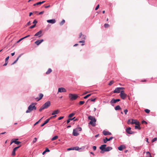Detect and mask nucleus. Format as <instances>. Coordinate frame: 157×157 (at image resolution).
<instances>
[{
  "mask_svg": "<svg viewBox=\"0 0 157 157\" xmlns=\"http://www.w3.org/2000/svg\"><path fill=\"white\" fill-rule=\"evenodd\" d=\"M36 26L35 25H33L31 26L30 27V29H33Z\"/></svg>",
  "mask_w": 157,
  "mask_h": 157,
  "instance_id": "obj_50",
  "label": "nucleus"
},
{
  "mask_svg": "<svg viewBox=\"0 0 157 157\" xmlns=\"http://www.w3.org/2000/svg\"><path fill=\"white\" fill-rule=\"evenodd\" d=\"M7 63H8L7 62H5V63L4 64L3 66H6V65H7Z\"/></svg>",
  "mask_w": 157,
  "mask_h": 157,
  "instance_id": "obj_61",
  "label": "nucleus"
},
{
  "mask_svg": "<svg viewBox=\"0 0 157 157\" xmlns=\"http://www.w3.org/2000/svg\"><path fill=\"white\" fill-rule=\"evenodd\" d=\"M115 110H117L121 109V108L119 105H118L115 107Z\"/></svg>",
  "mask_w": 157,
  "mask_h": 157,
  "instance_id": "obj_25",
  "label": "nucleus"
},
{
  "mask_svg": "<svg viewBox=\"0 0 157 157\" xmlns=\"http://www.w3.org/2000/svg\"><path fill=\"white\" fill-rule=\"evenodd\" d=\"M124 89V88L123 87H117L113 91V93H121V92L122 90H123Z\"/></svg>",
  "mask_w": 157,
  "mask_h": 157,
  "instance_id": "obj_7",
  "label": "nucleus"
},
{
  "mask_svg": "<svg viewBox=\"0 0 157 157\" xmlns=\"http://www.w3.org/2000/svg\"><path fill=\"white\" fill-rule=\"evenodd\" d=\"M140 125H137L135 126V128L136 129H138L139 130H140L141 129V128L140 127Z\"/></svg>",
  "mask_w": 157,
  "mask_h": 157,
  "instance_id": "obj_31",
  "label": "nucleus"
},
{
  "mask_svg": "<svg viewBox=\"0 0 157 157\" xmlns=\"http://www.w3.org/2000/svg\"><path fill=\"white\" fill-rule=\"evenodd\" d=\"M84 101H80L79 102V104L80 105H83L84 103Z\"/></svg>",
  "mask_w": 157,
  "mask_h": 157,
  "instance_id": "obj_40",
  "label": "nucleus"
},
{
  "mask_svg": "<svg viewBox=\"0 0 157 157\" xmlns=\"http://www.w3.org/2000/svg\"><path fill=\"white\" fill-rule=\"evenodd\" d=\"M75 129L77 131H81V130H82V128L81 127L77 128H76Z\"/></svg>",
  "mask_w": 157,
  "mask_h": 157,
  "instance_id": "obj_35",
  "label": "nucleus"
},
{
  "mask_svg": "<svg viewBox=\"0 0 157 157\" xmlns=\"http://www.w3.org/2000/svg\"><path fill=\"white\" fill-rule=\"evenodd\" d=\"M103 133L105 136L107 135H110L111 134V133L108 131H106L105 130H104L103 131Z\"/></svg>",
  "mask_w": 157,
  "mask_h": 157,
  "instance_id": "obj_18",
  "label": "nucleus"
},
{
  "mask_svg": "<svg viewBox=\"0 0 157 157\" xmlns=\"http://www.w3.org/2000/svg\"><path fill=\"white\" fill-rule=\"evenodd\" d=\"M74 148V150H78L79 149V147H75Z\"/></svg>",
  "mask_w": 157,
  "mask_h": 157,
  "instance_id": "obj_45",
  "label": "nucleus"
},
{
  "mask_svg": "<svg viewBox=\"0 0 157 157\" xmlns=\"http://www.w3.org/2000/svg\"><path fill=\"white\" fill-rule=\"evenodd\" d=\"M147 153L149 154V157H152L151 153L149 151H147Z\"/></svg>",
  "mask_w": 157,
  "mask_h": 157,
  "instance_id": "obj_51",
  "label": "nucleus"
},
{
  "mask_svg": "<svg viewBox=\"0 0 157 157\" xmlns=\"http://www.w3.org/2000/svg\"><path fill=\"white\" fill-rule=\"evenodd\" d=\"M157 140V138H154L152 140V142H153L154 141H156Z\"/></svg>",
  "mask_w": 157,
  "mask_h": 157,
  "instance_id": "obj_43",
  "label": "nucleus"
},
{
  "mask_svg": "<svg viewBox=\"0 0 157 157\" xmlns=\"http://www.w3.org/2000/svg\"><path fill=\"white\" fill-rule=\"evenodd\" d=\"M18 140V139H15V140H14V143H15V144H17V145H18L19 144H20V143H21V142L18 141H17V140Z\"/></svg>",
  "mask_w": 157,
  "mask_h": 157,
  "instance_id": "obj_23",
  "label": "nucleus"
},
{
  "mask_svg": "<svg viewBox=\"0 0 157 157\" xmlns=\"http://www.w3.org/2000/svg\"><path fill=\"white\" fill-rule=\"evenodd\" d=\"M86 36L82 35V33H81L79 35V38H81V40H84Z\"/></svg>",
  "mask_w": 157,
  "mask_h": 157,
  "instance_id": "obj_22",
  "label": "nucleus"
},
{
  "mask_svg": "<svg viewBox=\"0 0 157 157\" xmlns=\"http://www.w3.org/2000/svg\"><path fill=\"white\" fill-rule=\"evenodd\" d=\"M96 99V98H94L92 99L91 98L90 99H89L88 100V101L89 100H90L91 101H94Z\"/></svg>",
  "mask_w": 157,
  "mask_h": 157,
  "instance_id": "obj_41",
  "label": "nucleus"
},
{
  "mask_svg": "<svg viewBox=\"0 0 157 157\" xmlns=\"http://www.w3.org/2000/svg\"><path fill=\"white\" fill-rule=\"evenodd\" d=\"M39 123V122H38L37 121V122H36L34 124V125L35 126V125H36V124H38Z\"/></svg>",
  "mask_w": 157,
  "mask_h": 157,
  "instance_id": "obj_64",
  "label": "nucleus"
},
{
  "mask_svg": "<svg viewBox=\"0 0 157 157\" xmlns=\"http://www.w3.org/2000/svg\"><path fill=\"white\" fill-rule=\"evenodd\" d=\"M52 71V70L51 68H49L48 71L46 72V74L48 75Z\"/></svg>",
  "mask_w": 157,
  "mask_h": 157,
  "instance_id": "obj_24",
  "label": "nucleus"
},
{
  "mask_svg": "<svg viewBox=\"0 0 157 157\" xmlns=\"http://www.w3.org/2000/svg\"><path fill=\"white\" fill-rule=\"evenodd\" d=\"M21 56V55H20L18 58H17V59L16 60H15L12 63V65L13 64H15V63H16L18 61V60L19 58Z\"/></svg>",
  "mask_w": 157,
  "mask_h": 157,
  "instance_id": "obj_29",
  "label": "nucleus"
},
{
  "mask_svg": "<svg viewBox=\"0 0 157 157\" xmlns=\"http://www.w3.org/2000/svg\"><path fill=\"white\" fill-rule=\"evenodd\" d=\"M15 54V52H13V53H11V55L12 56H13Z\"/></svg>",
  "mask_w": 157,
  "mask_h": 157,
  "instance_id": "obj_63",
  "label": "nucleus"
},
{
  "mask_svg": "<svg viewBox=\"0 0 157 157\" xmlns=\"http://www.w3.org/2000/svg\"><path fill=\"white\" fill-rule=\"evenodd\" d=\"M113 137H111L109 138L108 139L106 137H105V139H104L103 141L104 143H106L107 141H110L113 139Z\"/></svg>",
  "mask_w": 157,
  "mask_h": 157,
  "instance_id": "obj_13",
  "label": "nucleus"
},
{
  "mask_svg": "<svg viewBox=\"0 0 157 157\" xmlns=\"http://www.w3.org/2000/svg\"><path fill=\"white\" fill-rule=\"evenodd\" d=\"M51 105L50 101H48L45 102L40 109L39 111L41 112L43 110L48 108Z\"/></svg>",
  "mask_w": 157,
  "mask_h": 157,
  "instance_id": "obj_4",
  "label": "nucleus"
},
{
  "mask_svg": "<svg viewBox=\"0 0 157 157\" xmlns=\"http://www.w3.org/2000/svg\"><path fill=\"white\" fill-rule=\"evenodd\" d=\"M9 56H8V57H7L6 58V59H5V62H7L8 63V60L9 59Z\"/></svg>",
  "mask_w": 157,
  "mask_h": 157,
  "instance_id": "obj_39",
  "label": "nucleus"
},
{
  "mask_svg": "<svg viewBox=\"0 0 157 157\" xmlns=\"http://www.w3.org/2000/svg\"><path fill=\"white\" fill-rule=\"evenodd\" d=\"M74 150V148H70L68 149H67L68 151L71 150Z\"/></svg>",
  "mask_w": 157,
  "mask_h": 157,
  "instance_id": "obj_49",
  "label": "nucleus"
},
{
  "mask_svg": "<svg viewBox=\"0 0 157 157\" xmlns=\"http://www.w3.org/2000/svg\"><path fill=\"white\" fill-rule=\"evenodd\" d=\"M59 112L60 111L59 109L53 111L52 113V115H53L57 114L59 113Z\"/></svg>",
  "mask_w": 157,
  "mask_h": 157,
  "instance_id": "obj_21",
  "label": "nucleus"
},
{
  "mask_svg": "<svg viewBox=\"0 0 157 157\" xmlns=\"http://www.w3.org/2000/svg\"><path fill=\"white\" fill-rule=\"evenodd\" d=\"M127 123L128 124H129L130 123H131V120H128V122H127Z\"/></svg>",
  "mask_w": 157,
  "mask_h": 157,
  "instance_id": "obj_56",
  "label": "nucleus"
},
{
  "mask_svg": "<svg viewBox=\"0 0 157 157\" xmlns=\"http://www.w3.org/2000/svg\"><path fill=\"white\" fill-rule=\"evenodd\" d=\"M13 143H14V140H12L11 141L10 145H11Z\"/></svg>",
  "mask_w": 157,
  "mask_h": 157,
  "instance_id": "obj_59",
  "label": "nucleus"
},
{
  "mask_svg": "<svg viewBox=\"0 0 157 157\" xmlns=\"http://www.w3.org/2000/svg\"><path fill=\"white\" fill-rule=\"evenodd\" d=\"M36 103H32L28 107V109L26 111V113H29L31 112L33 110H36V108L35 105L36 104Z\"/></svg>",
  "mask_w": 157,
  "mask_h": 157,
  "instance_id": "obj_2",
  "label": "nucleus"
},
{
  "mask_svg": "<svg viewBox=\"0 0 157 157\" xmlns=\"http://www.w3.org/2000/svg\"><path fill=\"white\" fill-rule=\"evenodd\" d=\"M37 140V139L36 138V137L34 138L33 140V141L32 143L33 144H34L35 143H36V141Z\"/></svg>",
  "mask_w": 157,
  "mask_h": 157,
  "instance_id": "obj_37",
  "label": "nucleus"
},
{
  "mask_svg": "<svg viewBox=\"0 0 157 157\" xmlns=\"http://www.w3.org/2000/svg\"><path fill=\"white\" fill-rule=\"evenodd\" d=\"M120 99H113L111 101H110V103L112 104V103H115L116 102H118L120 101Z\"/></svg>",
  "mask_w": 157,
  "mask_h": 157,
  "instance_id": "obj_16",
  "label": "nucleus"
},
{
  "mask_svg": "<svg viewBox=\"0 0 157 157\" xmlns=\"http://www.w3.org/2000/svg\"><path fill=\"white\" fill-rule=\"evenodd\" d=\"M50 6V5H49L48 6H44V7L46 8H48Z\"/></svg>",
  "mask_w": 157,
  "mask_h": 157,
  "instance_id": "obj_62",
  "label": "nucleus"
},
{
  "mask_svg": "<svg viewBox=\"0 0 157 157\" xmlns=\"http://www.w3.org/2000/svg\"><path fill=\"white\" fill-rule=\"evenodd\" d=\"M114 83V81L113 80L111 81L109 83L108 85L109 86L111 85Z\"/></svg>",
  "mask_w": 157,
  "mask_h": 157,
  "instance_id": "obj_34",
  "label": "nucleus"
},
{
  "mask_svg": "<svg viewBox=\"0 0 157 157\" xmlns=\"http://www.w3.org/2000/svg\"><path fill=\"white\" fill-rule=\"evenodd\" d=\"M99 5H98L97 6H96V8L95 9V10H97L98 9V8H99Z\"/></svg>",
  "mask_w": 157,
  "mask_h": 157,
  "instance_id": "obj_53",
  "label": "nucleus"
},
{
  "mask_svg": "<svg viewBox=\"0 0 157 157\" xmlns=\"http://www.w3.org/2000/svg\"><path fill=\"white\" fill-rule=\"evenodd\" d=\"M37 21L36 20H35L33 21V23L34 24V25H36V24L37 23Z\"/></svg>",
  "mask_w": 157,
  "mask_h": 157,
  "instance_id": "obj_42",
  "label": "nucleus"
},
{
  "mask_svg": "<svg viewBox=\"0 0 157 157\" xmlns=\"http://www.w3.org/2000/svg\"><path fill=\"white\" fill-rule=\"evenodd\" d=\"M45 151L46 152H49L50 151V150H49L48 148H46L45 149Z\"/></svg>",
  "mask_w": 157,
  "mask_h": 157,
  "instance_id": "obj_54",
  "label": "nucleus"
},
{
  "mask_svg": "<svg viewBox=\"0 0 157 157\" xmlns=\"http://www.w3.org/2000/svg\"><path fill=\"white\" fill-rule=\"evenodd\" d=\"M93 148L94 150L95 151L96 150L97 147L96 146H93Z\"/></svg>",
  "mask_w": 157,
  "mask_h": 157,
  "instance_id": "obj_52",
  "label": "nucleus"
},
{
  "mask_svg": "<svg viewBox=\"0 0 157 157\" xmlns=\"http://www.w3.org/2000/svg\"><path fill=\"white\" fill-rule=\"evenodd\" d=\"M44 2H45V1H43L42 2H38L37 3H36V4L37 5H40L41 4H42L44 3Z\"/></svg>",
  "mask_w": 157,
  "mask_h": 157,
  "instance_id": "obj_27",
  "label": "nucleus"
},
{
  "mask_svg": "<svg viewBox=\"0 0 157 157\" xmlns=\"http://www.w3.org/2000/svg\"><path fill=\"white\" fill-rule=\"evenodd\" d=\"M144 111L147 113H149L150 112V110L147 109H145Z\"/></svg>",
  "mask_w": 157,
  "mask_h": 157,
  "instance_id": "obj_38",
  "label": "nucleus"
},
{
  "mask_svg": "<svg viewBox=\"0 0 157 157\" xmlns=\"http://www.w3.org/2000/svg\"><path fill=\"white\" fill-rule=\"evenodd\" d=\"M75 112L74 113H71L68 116V117L71 118L72 117H73L75 114Z\"/></svg>",
  "mask_w": 157,
  "mask_h": 157,
  "instance_id": "obj_28",
  "label": "nucleus"
},
{
  "mask_svg": "<svg viewBox=\"0 0 157 157\" xmlns=\"http://www.w3.org/2000/svg\"><path fill=\"white\" fill-rule=\"evenodd\" d=\"M48 120H47V119L46 120V121H44V122L41 125V127H43V126H44L45 124H47V123H48Z\"/></svg>",
  "mask_w": 157,
  "mask_h": 157,
  "instance_id": "obj_26",
  "label": "nucleus"
},
{
  "mask_svg": "<svg viewBox=\"0 0 157 157\" xmlns=\"http://www.w3.org/2000/svg\"><path fill=\"white\" fill-rule=\"evenodd\" d=\"M44 41L43 39L40 40H38L35 42V43L37 45H39L42 42Z\"/></svg>",
  "mask_w": 157,
  "mask_h": 157,
  "instance_id": "obj_14",
  "label": "nucleus"
},
{
  "mask_svg": "<svg viewBox=\"0 0 157 157\" xmlns=\"http://www.w3.org/2000/svg\"><path fill=\"white\" fill-rule=\"evenodd\" d=\"M106 145L105 144L101 145L100 146L99 148L101 151H100V153H103L104 152L108 151L112 149V148L111 147H106Z\"/></svg>",
  "mask_w": 157,
  "mask_h": 157,
  "instance_id": "obj_1",
  "label": "nucleus"
},
{
  "mask_svg": "<svg viewBox=\"0 0 157 157\" xmlns=\"http://www.w3.org/2000/svg\"><path fill=\"white\" fill-rule=\"evenodd\" d=\"M42 33V31L41 30H40L39 31L36 33L34 36H38L39 37H40L42 36L41 34Z\"/></svg>",
  "mask_w": 157,
  "mask_h": 157,
  "instance_id": "obj_19",
  "label": "nucleus"
},
{
  "mask_svg": "<svg viewBox=\"0 0 157 157\" xmlns=\"http://www.w3.org/2000/svg\"><path fill=\"white\" fill-rule=\"evenodd\" d=\"M53 118V117H52H52H50L48 119H47V120H48V121H49V120H51V119H52V118Z\"/></svg>",
  "mask_w": 157,
  "mask_h": 157,
  "instance_id": "obj_55",
  "label": "nucleus"
},
{
  "mask_svg": "<svg viewBox=\"0 0 157 157\" xmlns=\"http://www.w3.org/2000/svg\"><path fill=\"white\" fill-rule=\"evenodd\" d=\"M128 112V110L127 109H125L124 110V112L125 115L127 114V113Z\"/></svg>",
  "mask_w": 157,
  "mask_h": 157,
  "instance_id": "obj_44",
  "label": "nucleus"
},
{
  "mask_svg": "<svg viewBox=\"0 0 157 157\" xmlns=\"http://www.w3.org/2000/svg\"><path fill=\"white\" fill-rule=\"evenodd\" d=\"M76 130L74 129L73 130V135L75 136H78L79 135V133L77 132Z\"/></svg>",
  "mask_w": 157,
  "mask_h": 157,
  "instance_id": "obj_20",
  "label": "nucleus"
},
{
  "mask_svg": "<svg viewBox=\"0 0 157 157\" xmlns=\"http://www.w3.org/2000/svg\"><path fill=\"white\" fill-rule=\"evenodd\" d=\"M44 12V11H42L39 13V14L41 15L43 14Z\"/></svg>",
  "mask_w": 157,
  "mask_h": 157,
  "instance_id": "obj_57",
  "label": "nucleus"
},
{
  "mask_svg": "<svg viewBox=\"0 0 157 157\" xmlns=\"http://www.w3.org/2000/svg\"><path fill=\"white\" fill-rule=\"evenodd\" d=\"M21 145H20L17 147H15L13 150L12 153V156H14L15 155V151H17V149L19 148L20 147H21Z\"/></svg>",
  "mask_w": 157,
  "mask_h": 157,
  "instance_id": "obj_9",
  "label": "nucleus"
},
{
  "mask_svg": "<svg viewBox=\"0 0 157 157\" xmlns=\"http://www.w3.org/2000/svg\"><path fill=\"white\" fill-rule=\"evenodd\" d=\"M104 26L105 28H107L109 26V25L108 24L105 23L104 25Z\"/></svg>",
  "mask_w": 157,
  "mask_h": 157,
  "instance_id": "obj_32",
  "label": "nucleus"
},
{
  "mask_svg": "<svg viewBox=\"0 0 157 157\" xmlns=\"http://www.w3.org/2000/svg\"><path fill=\"white\" fill-rule=\"evenodd\" d=\"M126 132L129 134H132L134 133V132L132 131L131 130V128L130 127H128L126 129Z\"/></svg>",
  "mask_w": 157,
  "mask_h": 157,
  "instance_id": "obj_10",
  "label": "nucleus"
},
{
  "mask_svg": "<svg viewBox=\"0 0 157 157\" xmlns=\"http://www.w3.org/2000/svg\"><path fill=\"white\" fill-rule=\"evenodd\" d=\"M58 138V136H54V137H53L52 139V140H56V139H57Z\"/></svg>",
  "mask_w": 157,
  "mask_h": 157,
  "instance_id": "obj_30",
  "label": "nucleus"
},
{
  "mask_svg": "<svg viewBox=\"0 0 157 157\" xmlns=\"http://www.w3.org/2000/svg\"><path fill=\"white\" fill-rule=\"evenodd\" d=\"M69 97L71 100L73 101L76 100L78 96L75 94H69Z\"/></svg>",
  "mask_w": 157,
  "mask_h": 157,
  "instance_id": "obj_5",
  "label": "nucleus"
},
{
  "mask_svg": "<svg viewBox=\"0 0 157 157\" xmlns=\"http://www.w3.org/2000/svg\"><path fill=\"white\" fill-rule=\"evenodd\" d=\"M31 25V23H30V21H29V22L27 24V25Z\"/></svg>",
  "mask_w": 157,
  "mask_h": 157,
  "instance_id": "obj_60",
  "label": "nucleus"
},
{
  "mask_svg": "<svg viewBox=\"0 0 157 157\" xmlns=\"http://www.w3.org/2000/svg\"><path fill=\"white\" fill-rule=\"evenodd\" d=\"M88 118L89 120H91L89 123V124L93 126H95L96 121V120L95 117L92 116H89L88 117Z\"/></svg>",
  "mask_w": 157,
  "mask_h": 157,
  "instance_id": "obj_3",
  "label": "nucleus"
},
{
  "mask_svg": "<svg viewBox=\"0 0 157 157\" xmlns=\"http://www.w3.org/2000/svg\"><path fill=\"white\" fill-rule=\"evenodd\" d=\"M121 98L123 100H124L127 97V95L125 94L123 90H122L120 94Z\"/></svg>",
  "mask_w": 157,
  "mask_h": 157,
  "instance_id": "obj_6",
  "label": "nucleus"
},
{
  "mask_svg": "<svg viewBox=\"0 0 157 157\" xmlns=\"http://www.w3.org/2000/svg\"><path fill=\"white\" fill-rule=\"evenodd\" d=\"M126 147L124 145H121L118 147V149L119 151H122L123 149H125Z\"/></svg>",
  "mask_w": 157,
  "mask_h": 157,
  "instance_id": "obj_17",
  "label": "nucleus"
},
{
  "mask_svg": "<svg viewBox=\"0 0 157 157\" xmlns=\"http://www.w3.org/2000/svg\"><path fill=\"white\" fill-rule=\"evenodd\" d=\"M132 124H135L136 125H140V122L136 120L132 119Z\"/></svg>",
  "mask_w": 157,
  "mask_h": 157,
  "instance_id": "obj_8",
  "label": "nucleus"
},
{
  "mask_svg": "<svg viewBox=\"0 0 157 157\" xmlns=\"http://www.w3.org/2000/svg\"><path fill=\"white\" fill-rule=\"evenodd\" d=\"M142 124H147V122L144 121H143L142 122Z\"/></svg>",
  "mask_w": 157,
  "mask_h": 157,
  "instance_id": "obj_48",
  "label": "nucleus"
},
{
  "mask_svg": "<svg viewBox=\"0 0 157 157\" xmlns=\"http://www.w3.org/2000/svg\"><path fill=\"white\" fill-rule=\"evenodd\" d=\"M25 39V38H21L19 40H18L17 43H18L20 41H21V40H22L23 39Z\"/></svg>",
  "mask_w": 157,
  "mask_h": 157,
  "instance_id": "obj_46",
  "label": "nucleus"
},
{
  "mask_svg": "<svg viewBox=\"0 0 157 157\" xmlns=\"http://www.w3.org/2000/svg\"><path fill=\"white\" fill-rule=\"evenodd\" d=\"M64 118V117H60L58 118V120H59L63 119Z\"/></svg>",
  "mask_w": 157,
  "mask_h": 157,
  "instance_id": "obj_47",
  "label": "nucleus"
},
{
  "mask_svg": "<svg viewBox=\"0 0 157 157\" xmlns=\"http://www.w3.org/2000/svg\"><path fill=\"white\" fill-rule=\"evenodd\" d=\"M47 22L48 23H50L51 24H54L56 22V21L55 19H52L51 20H48L47 21Z\"/></svg>",
  "mask_w": 157,
  "mask_h": 157,
  "instance_id": "obj_15",
  "label": "nucleus"
},
{
  "mask_svg": "<svg viewBox=\"0 0 157 157\" xmlns=\"http://www.w3.org/2000/svg\"><path fill=\"white\" fill-rule=\"evenodd\" d=\"M43 94H41V93H40L39 94V98H35V99L37 101H39V100H40L43 98Z\"/></svg>",
  "mask_w": 157,
  "mask_h": 157,
  "instance_id": "obj_12",
  "label": "nucleus"
},
{
  "mask_svg": "<svg viewBox=\"0 0 157 157\" xmlns=\"http://www.w3.org/2000/svg\"><path fill=\"white\" fill-rule=\"evenodd\" d=\"M91 94H88L86 95V96H85L84 97V99H86L87 98H88L90 96H91Z\"/></svg>",
  "mask_w": 157,
  "mask_h": 157,
  "instance_id": "obj_36",
  "label": "nucleus"
},
{
  "mask_svg": "<svg viewBox=\"0 0 157 157\" xmlns=\"http://www.w3.org/2000/svg\"><path fill=\"white\" fill-rule=\"evenodd\" d=\"M65 22V21L64 20H63L60 23V25H63Z\"/></svg>",
  "mask_w": 157,
  "mask_h": 157,
  "instance_id": "obj_33",
  "label": "nucleus"
},
{
  "mask_svg": "<svg viewBox=\"0 0 157 157\" xmlns=\"http://www.w3.org/2000/svg\"><path fill=\"white\" fill-rule=\"evenodd\" d=\"M66 90L63 87L59 88L58 89V93L66 92Z\"/></svg>",
  "mask_w": 157,
  "mask_h": 157,
  "instance_id": "obj_11",
  "label": "nucleus"
},
{
  "mask_svg": "<svg viewBox=\"0 0 157 157\" xmlns=\"http://www.w3.org/2000/svg\"><path fill=\"white\" fill-rule=\"evenodd\" d=\"M84 40L83 39V40H81V41H80L79 42V43H84L85 42V41H84Z\"/></svg>",
  "mask_w": 157,
  "mask_h": 157,
  "instance_id": "obj_58",
  "label": "nucleus"
}]
</instances>
